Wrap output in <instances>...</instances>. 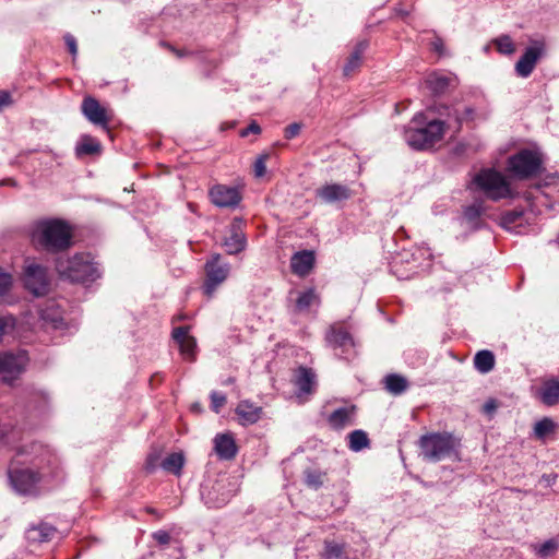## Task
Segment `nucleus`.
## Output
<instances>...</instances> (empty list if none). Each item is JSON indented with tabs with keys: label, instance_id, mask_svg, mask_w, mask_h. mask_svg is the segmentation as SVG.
<instances>
[{
	"label": "nucleus",
	"instance_id": "53",
	"mask_svg": "<svg viewBox=\"0 0 559 559\" xmlns=\"http://www.w3.org/2000/svg\"><path fill=\"white\" fill-rule=\"evenodd\" d=\"M192 409H193V411H198V409H199V405H198V404H194V405L192 406Z\"/></svg>",
	"mask_w": 559,
	"mask_h": 559
},
{
	"label": "nucleus",
	"instance_id": "5",
	"mask_svg": "<svg viewBox=\"0 0 559 559\" xmlns=\"http://www.w3.org/2000/svg\"><path fill=\"white\" fill-rule=\"evenodd\" d=\"M423 456L431 462L457 456L456 440L449 433H429L419 440Z\"/></svg>",
	"mask_w": 559,
	"mask_h": 559
},
{
	"label": "nucleus",
	"instance_id": "13",
	"mask_svg": "<svg viewBox=\"0 0 559 559\" xmlns=\"http://www.w3.org/2000/svg\"><path fill=\"white\" fill-rule=\"evenodd\" d=\"M221 255L215 254L213 259L206 263V283L204 285V294L211 297L217 285L222 284L228 276L229 265L222 264Z\"/></svg>",
	"mask_w": 559,
	"mask_h": 559
},
{
	"label": "nucleus",
	"instance_id": "2",
	"mask_svg": "<svg viewBox=\"0 0 559 559\" xmlns=\"http://www.w3.org/2000/svg\"><path fill=\"white\" fill-rule=\"evenodd\" d=\"M31 241L37 250L58 253L72 245V229L68 223L58 218H45L34 223Z\"/></svg>",
	"mask_w": 559,
	"mask_h": 559
},
{
	"label": "nucleus",
	"instance_id": "21",
	"mask_svg": "<svg viewBox=\"0 0 559 559\" xmlns=\"http://www.w3.org/2000/svg\"><path fill=\"white\" fill-rule=\"evenodd\" d=\"M216 454L224 460L233 459L237 453V447L230 435H217L214 439Z\"/></svg>",
	"mask_w": 559,
	"mask_h": 559
},
{
	"label": "nucleus",
	"instance_id": "22",
	"mask_svg": "<svg viewBox=\"0 0 559 559\" xmlns=\"http://www.w3.org/2000/svg\"><path fill=\"white\" fill-rule=\"evenodd\" d=\"M314 263V255L310 251L297 252L293 255L290 261L292 270L299 276L307 275L312 269Z\"/></svg>",
	"mask_w": 559,
	"mask_h": 559
},
{
	"label": "nucleus",
	"instance_id": "43",
	"mask_svg": "<svg viewBox=\"0 0 559 559\" xmlns=\"http://www.w3.org/2000/svg\"><path fill=\"white\" fill-rule=\"evenodd\" d=\"M302 124L299 122L290 123L285 128L284 135L287 140L296 138L301 131Z\"/></svg>",
	"mask_w": 559,
	"mask_h": 559
},
{
	"label": "nucleus",
	"instance_id": "33",
	"mask_svg": "<svg viewBox=\"0 0 559 559\" xmlns=\"http://www.w3.org/2000/svg\"><path fill=\"white\" fill-rule=\"evenodd\" d=\"M349 449L358 452L361 451L365 448L369 447V439L365 431L362 430H355L349 433Z\"/></svg>",
	"mask_w": 559,
	"mask_h": 559
},
{
	"label": "nucleus",
	"instance_id": "20",
	"mask_svg": "<svg viewBox=\"0 0 559 559\" xmlns=\"http://www.w3.org/2000/svg\"><path fill=\"white\" fill-rule=\"evenodd\" d=\"M355 406H345L335 409L329 416V424L334 429H342L354 424Z\"/></svg>",
	"mask_w": 559,
	"mask_h": 559
},
{
	"label": "nucleus",
	"instance_id": "24",
	"mask_svg": "<svg viewBox=\"0 0 559 559\" xmlns=\"http://www.w3.org/2000/svg\"><path fill=\"white\" fill-rule=\"evenodd\" d=\"M56 535V528L48 524L33 526L26 532V537L31 543L49 542Z\"/></svg>",
	"mask_w": 559,
	"mask_h": 559
},
{
	"label": "nucleus",
	"instance_id": "39",
	"mask_svg": "<svg viewBox=\"0 0 559 559\" xmlns=\"http://www.w3.org/2000/svg\"><path fill=\"white\" fill-rule=\"evenodd\" d=\"M324 474L317 471H308L306 473V483L308 486L319 488L323 484Z\"/></svg>",
	"mask_w": 559,
	"mask_h": 559
},
{
	"label": "nucleus",
	"instance_id": "47",
	"mask_svg": "<svg viewBox=\"0 0 559 559\" xmlns=\"http://www.w3.org/2000/svg\"><path fill=\"white\" fill-rule=\"evenodd\" d=\"M12 104L11 95L10 93L5 91H0V110H2L4 107H8Z\"/></svg>",
	"mask_w": 559,
	"mask_h": 559
},
{
	"label": "nucleus",
	"instance_id": "52",
	"mask_svg": "<svg viewBox=\"0 0 559 559\" xmlns=\"http://www.w3.org/2000/svg\"><path fill=\"white\" fill-rule=\"evenodd\" d=\"M435 48H436L437 50H440V49H441V44L436 43V44H435Z\"/></svg>",
	"mask_w": 559,
	"mask_h": 559
},
{
	"label": "nucleus",
	"instance_id": "48",
	"mask_svg": "<svg viewBox=\"0 0 559 559\" xmlns=\"http://www.w3.org/2000/svg\"><path fill=\"white\" fill-rule=\"evenodd\" d=\"M496 408H497V405H496L495 401H488L484 405V412L487 414H491L492 412H495Z\"/></svg>",
	"mask_w": 559,
	"mask_h": 559
},
{
	"label": "nucleus",
	"instance_id": "49",
	"mask_svg": "<svg viewBox=\"0 0 559 559\" xmlns=\"http://www.w3.org/2000/svg\"><path fill=\"white\" fill-rule=\"evenodd\" d=\"M9 320L4 318H0V337L4 333L5 328L8 326Z\"/></svg>",
	"mask_w": 559,
	"mask_h": 559
},
{
	"label": "nucleus",
	"instance_id": "17",
	"mask_svg": "<svg viewBox=\"0 0 559 559\" xmlns=\"http://www.w3.org/2000/svg\"><path fill=\"white\" fill-rule=\"evenodd\" d=\"M173 336L179 345L181 355L189 360H194L195 357V338L189 335L187 326H180L174 330Z\"/></svg>",
	"mask_w": 559,
	"mask_h": 559
},
{
	"label": "nucleus",
	"instance_id": "29",
	"mask_svg": "<svg viewBox=\"0 0 559 559\" xmlns=\"http://www.w3.org/2000/svg\"><path fill=\"white\" fill-rule=\"evenodd\" d=\"M474 366L481 373L491 371L495 366L493 354L486 349L478 352L474 357Z\"/></svg>",
	"mask_w": 559,
	"mask_h": 559
},
{
	"label": "nucleus",
	"instance_id": "28",
	"mask_svg": "<svg viewBox=\"0 0 559 559\" xmlns=\"http://www.w3.org/2000/svg\"><path fill=\"white\" fill-rule=\"evenodd\" d=\"M296 385L304 393H310L314 385V373L307 368L300 367L296 373Z\"/></svg>",
	"mask_w": 559,
	"mask_h": 559
},
{
	"label": "nucleus",
	"instance_id": "14",
	"mask_svg": "<svg viewBox=\"0 0 559 559\" xmlns=\"http://www.w3.org/2000/svg\"><path fill=\"white\" fill-rule=\"evenodd\" d=\"M246 243L242 221L235 218L229 226L228 236L225 238L223 246L228 254H236L246 248Z\"/></svg>",
	"mask_w": 559,
	"mask_h": 559
},
{
	"label": "nucleus",
	"instance_id": "35",
	"mask_svg": "<svg viewBox=\"0 0 559 559\" xmlns=\"http://www.w3.org/2000/svg\"><path fill=\"white\" fill-rule=\"evenodd\" d=\"M492 43L501 55L510 56L516 50L515 45L509 35H501L495 38Z\"/></svg>",
	"mask_w": 559,
	"mask_h": 559
},
{
	"label": "nucleus",
	"instance_id": "51",
	"mask_svg": "<svg viewBox=\"0 0 559 559\" xmlns=\"http://www.w3.org/2000/svg\"><path fill=\"white\" fill-rule=\"evenodd\" d=\"M173 51H174L178 57H181V56H182V53H181L179 50L173 49Z\"/></svg>",
	"mask_w": 559,
	"mask_h": 559
},
{
	"label": "nucleus",
	"instance_id": "31",
	"mask_svg": "<svg viewBox=\"0 0 559 559\" xmlns=\"http://www.w3.org/2000/svg\"><path fill=\"white\" fill-rule=\"evenodd\" d=\"M385 389L394 394L399 395L407 389V380L400 374H389L384 379Z\"/></svg>",
	"mask_w": 559,
	"mask_h": 559
},
{
	"label": "nucleus",
	"instance_id": "27",
	"mask_svg": "<svg viewBox=\"0 0 559 559\" xmlns=\"http://www.w3.org/2000/svg\"><path fill=\"white\" fill-rule=\"evenodd\" d=\"M453 79L440 73H431L426 80L429 90L435 94L443 93L452 83Z\"/></svg>",
	"mask_w": 559,
	"mask_h": 559
},
{
	"label": "nucleus",
	"instance_id": "30",
	"mask_svg": "<svg viewBox=\"0 0 559 559\" xmlns=\"http://www.w3.org/2000/svg\"><path fill=\"white\" fill-rule=\"evenodd\" d=\"M75 152L79 156L97 154L100 152V143L90 135H84L78 143Z\"/></svg>",
	"mask_w": 559,
	"mask_h": 559
},
{
	"label": "nucleus",
	"instance_id": "7",
	"mask_svg": "<svg viewBox=\"0 0 559 559\" xmlns=\"http://www.w3.org/2000/svg\"><path fill=\"white\" fill-rule=\"evenodd\" d=\"M543 158L539 152L524 148L508 158V171L518 179H528L542 171Z\"/></svg>",
	"mask_w": 559,
	"mask_h": 559
},
{
	"label": "nucleus",
	"instance_id": "15",
	"mask_svg": "<svg viewBox=\"0 0 559 559\" xmlns=\"http://www.w3.org/2000/svg\"><path fill=\"white\" fill-rule=\"evenodd\" d=\"M352 193L348 187L340 183H326L316 190V197L322 203H336L348 200Z\"/></svg>",
	"mask_w": 559,
	"mask_h": 559
},
{
	"label": "nucleus",
	"instance_id": "23",
	"mask_svg": "<svg viewBox=\"0 0 559 559\" xmlns=\"http://www.w3.org/2000/svg\"><path fill=\"white\" fill-rule=\"evenodd\" d=\"M538 397L547 406L559 404V380H546L538 391Z\"/></svg>",
	"mask_w": 559,
	"mask_h": 559
},
{
	"label": "nucleus",
	"instance_id": "4",
	"mask_svg": "<svg viewBox=\"0 0 559 559\" xmlns=\"http://www.w3.org/2000/svg\"><path fill=\"white\" fill-rule=\"evenodd\" d=\"M56 270L61 277L71 282L84 283L99 276L97 267L88 254L79 253L72 258L57 260Z\"/></svg>",
	"mask_w": 559,
	"mask_h": 559
},
{
	"label": "nucleus",
	"instance_id": "1",
	"mask_svg": "<svg viewBox=\"0 0 559 559\" xmlns=\"http://www.w3.org/2000/svg\"><path fill=\"white\" fill-rule=\"evenodd\" d=\"M44 450L41 445H25L16 451V454L9 468V478L14 490L21 495H33L36 492V485L40 480V475L35 473L29 466L40 467L41 460L39 453Z\"/></svg>",
	"mask_w": 559,
	"mask_h": 559
},
{
	"label": "nucleus",
	"instance_id": "50",
	"mask_svg": "<svg viewBox=\"0 0 559 559\" xmlns=\"http://www.w3.org/2000/svg\"><path fill=\"white\" fill-rule=\"evenodd\" d=\"M466 214L469 215V216H473V215H478V211L474 207H471L466 211Z\"/></svg>",
	"mask_w": 559,
	"mask_h": 559
},
{
	"label": "nucleus",
	"instance_id": "6",
	"mask_svg": "<svg viewBox=\"0 0 559 559\" xmlns=\"http://www.w3.org/2000/svg\"><path fill=\"white\" fill-rule=\"evenodd\" d=\"M474 182L477 188L492 201L514 198L515 195L506 177L493 169L481 170L475 176Z\"/></svg>",
	"mask_w": 559,
	"mask_h": 559
},
{
	"label": "nucleus",
	"instance_id": "25",
	"mask_svg": "<svg viewBox=\"0 0 559 559\" xmlns=\"http://www.w3.org/2000/svg\"><path fill=\"white\" fill-rule=\"evenodd\" d=\"M368 44L367 41H360L355 47L354 51L347 59V62L344 66V75H352L361 64L362 53L366 50Z\"/></svg>",
	"mask_w": 559,
	"mask_h": 559
},
{
	"label": "nucleus",
	"instance_id": "3",
	"mask_svg": "<svg viewBox=\"0 0 559 559\" xmlns=\"http://www.w3.org/2000/svg\"><path fill=\"white\" fill-rule=\"evenodd\" d=\"M447 127H450L448 120H428L424 112H419L405 128L404 139L414 150H427L442 140Z\"/></svg>",
	"mask_w": 559,
	"mask_h": 559
},
{
	"label": "nucleus",
	"instance_id": "8",
	"mask_svg": "<svg viewBox=\"0 0 559 559\" xmlns=\"http://www.w3.org/2000/svg\"><path fill=\"white\" fill-rule=\"evenodd\" d=\"M547 55V43L545 39H531L530 46L525 48L523 55L514 66L515 73L520 78H528L538 61Z\"/></svg>",
	"mask_w": 559,
	"mask_h": 559
},
{
	"label": "nucleus",
	"instance_id": "16",
	"mask_svg": "<svg viewBox=\"0 0 559 559\" xmlns=\"http://www.w3.org/2000/svg\"><path fill=\"white\" fill-rule=\"evenodd\" d=\"M82 111L92 123L107 128L110 117L106 108L100 106L95 98L85 97L82 103Z\"/></svg>",
	"mask_w": 559,
	"mask_h": 559
},
{
	"label": "nucleus",
	"instance_id": "10",
	"mask_svg": "<svg viewBox=\"0 0 559 559\" xmlns=\"http://www.w3.org/2000/svg\"><path fill=\"white\" fill-rule=\"evenodd\" d=\"M325 342L340 358L349 359L355 354L354 340L341 324L336 323L328 329Z\"/></svg>",
	"mask_w": 559,
	"mask_h": 559
},
{
	"label": "nucleus",
	"instance_id": "18",
	"mask_svg": "<svg viewBox=\"0 0 559 559\" xmlns=\"http://www.w3.org/2000/svg\"><path fill=\"white\" fill-rule=\"evenodd\" d=\"M231 491L225 490V486L217 483L209 490L202 491L204 502L212 508H221L225 506L231 498Z\"/></svg>",
	"mask_w": 559,
	"mask_h": 559
},
{
	"label": "nucleus",
	"instance_id": "37",
	"mask_svg": "<svg viewBox=\"0 0 559 559\" xmlns=\"http://www.w3.org/2000/svg\"><path fill=\"white\" fill-rule=\"evenodd\" d=\"M523 216L522 210H512L506 212L501 216V226L506 229H511L513 225H515Z\"/></svg>",
	"mask_w": 559,
	"mask_h": 559
},
{
	"label": "nucleus",
	"instance_id": "38",
	"mask_svg": "<svg viewBox=\"0 0 559 559\" xmlns=\"http://www.w3.org/2000/svg\"><path fill=\"white\" fill-rule=\"evenodd\" d=\"M558 549V544L556 540L554 539H549L547 542H545L544 544H542L538 549H537V554L543 557V558H547L551 555H554L556 552V550Z\"/></svg>",
	"mask_w": 559,
	"mask_h": 559
},
{
	"label": "nucleus",
	"instance_id": "36",
	"mask_svg": "<svg viewBox=\"0 0 559 559\" xmlns=\"http://www.w3.org/2000/svg\"><path fill=\"white\" fill-rule=\"evenodd\" d=\"M322 557L324 559H343L344 545L337 544L335 542H325Z\"/></svg>",
	"mask_w": 559,
	"mask_h": 559
},
{
	"label": "nucleus",
	"instance_id": "26",
	"mask_svg": "<svg viewBox=\"0 0 559 559\" xmlns=\"http://www.w3.org/2000/svg\"><path fill=\"white\" fill-rule=\"evenodd\" d=\"M320 297L313 288H309L298 294L296 299V309L300 312L307 311L313 306H319Z\"/></svg>",
	"mask_w": 559,
	"mask_h": 559
},
{
	"label": "nucleus",
	"instance_id": "45",
	"mask_svg": "<svg viewBox=\"0 0 559 559\" xmlns=\"http://www.w3.org/2000/svg\"><path fill=\"white\" fill-rule=\"evenodd\" d=\"M64 40L71 55L75 56L78 53V45L75 38L72 35H67Z\"/></svg>",
	"mask_w": 559,
	"mask_h": 559
},
{
	"label": "nucleus",
	"instance_id": "34",
	"mask_svg": "<svg viewBox=\"0 0 559 559\" xmlns=\"http://www.w3.org/2000/svg\"><path fill=\"white\" fill-rule=\"evenodd\" d=\"M557 424L548 417L537 421L534 426L535 437L538 439H545L548 435L556 430Z\"/></svg>",
	"mask_w": 559,
	"mask_h": 559
},
{
	"label": "nucleus",
	"instance_id": "32",
	"mask_svg": "<svg viewBox=\"0 0 559 559\" xmlns=\"http://www.w3.org/2000/svg\"><path fill=\"white\" fill-rule=\"evenodd\" d=\"M183 463L185 459L181 453H171L162 462V467L167 472L179 475Z\"/></svg>",
	"mask_w": 559,
	"mask_h": 559
},
{
	"label": "nucleus",
	"instance_id": "44",
	"mask_svg": "<svg viewBox=\"0 0 559 559\" xmlns=\"http://www.w3.org/2000/svg\"><path fill=\"white\" fill-rule=\"evenodd\" d=\"M153 538L160 545H167L170 542V535L166 531L153 533Z\"/></svg>",
	"mask_w": 559,
	"mask_h": 559
},
{
	"label": "nucleus",
	"instance_id": "46",
	"mask_svg": "<svg viewBox=\"0 0 559 559\" xmlns=\"http://www.w3.org/2000/svg\"><path fill=\"white\" fill-rule=\"evenodd\" d=\"M261 132V128L257 122H251L246 129L240 132L241 136H247L249 133L259 134Z\"/></svg>",
	"mask_w": 559,
	"mask_h": 559
},
{
	"label": "nucleus",
	"instance_id": "42",
	"mask_svg": "<svg viewBox=\"0 0 559 559\" xmlns=\"http://www.w3.org/2000/svg\"><path fill=\"white\" fill-rule=\"evenodd\" d=\"M212 400V408L215 413H218L219 409L225 405L226 403V396L218 392H213L211 394Z\"/></svg>",
	"mask_w": 559,
	"mask_h": 559
},
{
	"label": "nucleus",
	"instance_id": "19",
	"mask_svg": "<svg viewBox=\"0 0 559 559\" xmlns=\"http://www.w3.org/2000/svg\"><path fill=\"white\" fill-rule=\"evenodd\" d=\"M236 414L241 425L255 424L262 415V408L249 401H241L236 407Z\"/></svg>",
	"mask_w": 559,
	"mask_h": 559
},
{
	"label": "nucleus",
	"instance_id": "12",
	"mask_svg": "<svg viewBox=\"0 0 559 559\" xmlns=\"http://www.w3.org/2000/svg\"><path fill=\"white\" fill-rule=\"evenodd\" d=\"M211 202L218 207L234 209L242 197L238 188L226 185H215L209 191Z\"/></svg>",
	"mask_w": 559,
	"mask_h": 559
},
{
	"label": "nucleus",
	"instance_id": "9",
	"mask_svg": "<svg viewBox=\"0 0 559 559\" xmlns=\"http://www.w3.org/2000/svg\"><path fill=\"white\" fill-rule=\"evenodd\" d=\"M23 280L25 287L35 296H45L50 288V281L47 269L35 262L27 260L24 266Z\"/></svg>",
	"mask_w": 559,
	"mask_h": 559
},
{
	"label": "nucleus",
	"instance_id": "40",
	"mask_svg": "<svg viewBox=\"0 0 559 559\" xmlns=\"http://www.w3.org/2000/svg\"><path fill=\"white\" fill-rule=\"evenodd\" d=\"M13 280L10 273L0 267V297L4 296L12 287Z\"/></svg>",
	"mask_w": 559,
	"mask_h": 559
},
{
	"label": "nucleus",
	"instance_id": "11",
	"mask_svg": "<svg viewBox=\"0 0 559 559\" xmlns=\"http://www.w3.org/2000/svg\"><path fill=\"white\" fill-rule=\"evenodd\" d=\"M27 361V355L23 350L16 354H0V373L3 376V381L11 383L21 372L24 371Z\"/></svg>",
	"mask_w": 559,
	"mask_h": 559
},
{
	"label": "nucleus",
	"instance_id": "41",
	"mask_svg": "<svg viewBox=\"0 0 559 559\" xmlns=\"http://www.w3.org/2000/svg\"><path fill=\"white\" fill-rule=\"evenodd\" d=\"M267 158H269V155L264 154V155L259 156L257 158V160L254 162L253 170H254L255 177L261 178L265 175Z\"/></svg>",
	"mask_w": 559,
	"mask_h": 559
}]
</instances>
